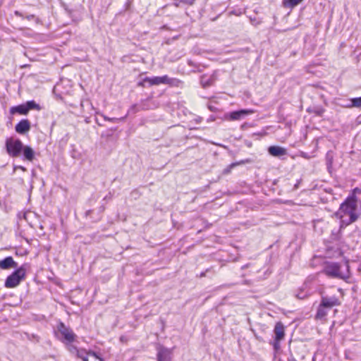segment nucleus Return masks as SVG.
Instances as JSON below:
<instances>
[{
  "label": "nucleus",
  "mask_w": 361,
  "mask_h": 361,
  "mask_svg": "<svg viewBox=\"0 0 361 361\" xmlns=\"http://www.w3.org/2000/svg\"><path fill=\"white\" fill-rule=\"evenodd\" d=\"M69 350L72 353H75L77 357L80 358L82 361H90L88 353H87L85 350L78 349L76 347L71 345L69 347Z\"/></svg>",
  "instance_id": "2eb2a0df"
},
{
  "label": "nucleus",
  "mask_w": 361,
  "mask_h": 361,
  "mask_svg": "<svg viewBox=\"0 0 361 361\" xmlns=\"http://www.w3.org/2000/svg\"><path fill=\"white\" fill-rule=\"evenodd\" d=\"M171 351L164 347H160L157 353V361H171Z\"/></svg>",
  "instance_id": "ddd939ff"
},
{
  "label": "nucleus",
  "mask_w": 361,
  "mask_h": 361,
  "mask_svg": "<svg viewBox=\"0 0 361 361\" xmlns=\"http://www.w3.org/2000/svg\"><path fill=\"white\" fill-rule=\"evenodd\" d=\"M209 109L212 111H215V108H214V107H212V106H209Z\"/></svg>",
  "instance_id": "bb28decb"
},
{
  "label": "nucleus",
  "mask_w": 361,
  "mask_h": 361,
  "mask_svg": "<svg viewBox=\"0 0 361 361\" xmlns=\"http://www.w3.org/2000/svg\"><path fill=\"white\" fill-rule=\"evenodd\" d=\"M180 1L182 2L186 3V4H192L195 0H180Z\"/></svg>",
  "instance_id": "a878e982"
},
{
  "label": "nucleus",
  "mask_w": 361,
  "mask_h": 361,
  "mask_svg": "<svg viewBox=\"0 0 361 361\" xmlns=\"http://www.w3.org/2000/svg\"><path fill=\"white\" fill-rule=\"evenodd\" d=\"M26 274V269L25 265L17 268L6 279L4 286L7 288H12L18 286L20 283L25 279Z\"/></svg>",
  "instance_id": "20e7f679"
},
{
  "label": "nucleus",
  "mask_w": 361,
  "mask_h": 361,
  "mask_svg": "<svg viewBox=\"0 0 361 361\" xmlns=\"http://www.w3.org/2000/svg\"><path fill=\"white\" fill-rule=\"evenodd\" d=\"M357 199L356 196L354 195H349L341 204L339 211L337 212L335 215L340 219L343 218L341 213L348 215L349 220L346 224H350L356 221L358 219V215L356 214V209L357 207Z\"/></svg>",
  "instance_id": "f03ea898"
},
{
  "label": "nucleus",
  "mask_w": 361,
  "mask_h": 361,
  "mask_svg": "<svg viewBox=\"0 0 361 361\" xmlns=\"http://www.w3.org/2000/svg\"><path fill=\"white\" fill-rule=\"evenodd\" d=\"M329 310H330L328 309L327 307H323V306H322L321 304H319V305L317 308L316 318L317 319H322L325 318V317L327 315L328 312Z\"/></svg>",
  "instance_id": "dca6fc26"
},
{
  "label": "nucleus",
  "mask_w": 361,
  "mask_h": 361,
  "mask_svg": "<svg viewBox=\"0 0 361 361\" xmlns=\"http://www.w3.org/2000/svg\"><path fill=\"white\" fill-rule=\"evenodd\" d=\"M17 169H20L23 171H26V169L22 166H14V171L16 170Z\"/></svg>",
  "instance_id": "393cba45"
},
{
  "label": "nucleus",
  "mask_w": 361,
  "mask_h": 361,
  "mask_svg": "<svg viewBox=\"0 0 361 361\" xmlns=\"http://www.w3.org/2000/svg\"><path fill=\"white\" fill-rule=\"evenodd\" d=\"M5 145L7 153L12 157H18L23 153L24 158L27 161H32L35 158V152L32 148L23 145L19 139L8 137Z\"/></svg>",
  "instance_id": "f257e3e1"
},
{
  "label": "nucleus",
  "mask_w": 361,
  "mask_h": 361,
  "mask_svg": "<svg viewBox=\"0 0 361 361\" xmlns=\"http://www.w3.org/2000/svg\"><path fill=\"white\" fill-rule=\"evenodd\" d=\"M58 331L61 336V341L65 343H71L75 341L76 335L73 330L61 322L58 326Z\"/></svg>",
  "instance_id": "0eeeda50"
},
{
  "label": "nucleus",
  "mask_w": 361,
  "mask_h": 361,
  "mask_svg": "<svg viewBox=\"0 0 361 361\" xmlns=\"http://www.w3.org/2000/svg\"><path fill=\"white\" fill-rule=\"evenodd\" d=\"M351 104L348 107H355L361 109V97L350 99Z\"/></svg>",
  "instance_id": "f3484780"
},
{
  "label": "nucleus",
  "mask_w": 361,
  "mask_h": 361,
  "mask_svg": "<svg viewBox=\"0 0 361 361\" xmlns=\"http://www.w3.org/2000/svg\"><path fill=\"white\" fill-rule=\"evenodd\" d=\"M104 119L106 121H118V120H123L124 118H109L107 116H104Z\"/></svg>",
  "instance_id": "b1692460"
},
{
  "label": "nucleus",
  "mask_w": 361,
  "mask_h": 361,
  "mask_svg": "<svg viewBox=\"0 0 361 361\" xmlns=\"http://www.w3.org/2000/svg\"><path fill=\"white\" fill-rule=\"evenodd\" d=\"M88 356L90 357V361H102V359L96 355L94 352H89Z\"/></svg>",
  "instance_id": "aec40b11"
},
{
  "label": "nucleus",
  "mask_w": 361,
  "mask_h": 361,
  "mask_svg": "<svg viewBox=\"0 0 361 361\" xmlns=\"http://www.w3.org/2000/svg\"><path fill=\"white\" fill-rule=\"evenodd\" d=\"M37 109L40 110L41 108L38 104L35 101L31 100L27 102L25 104H22L11 108L10 113L11 114H19L20 115H27L30 110Z\"/></svg>",
  "instance_id": "423d86ee"
},
{
  "label": "nucleus",
  "mask_w": 361,
  "mask_h": 361,
  "mask_svg": "<svg viewBox=\"0 0 361 361\" xmlns=\"http://www.w3.org/2000/svg\"><path fill=\"white\" fill-rule=\"evenodd\" d=\"M298 187V184L295 185V188H297Z\"/></svg>",
  "instance_id": "cd10ccee"
},
{
  "label": "nucleus",
  "mask_w": 361,
  "mask_h": 361,
  "mask_svg": "<svg viewBox=\"0 0 361 361\" xmlns=\"http://www.w3.org/2000/svg\"><path fill=\"white\" fill-rule=\"evenodd\" d=\"M359 193H361V189H360L359 188H355L353 190L351 195H354L355 196H356V194Z\"/></svg>",
  "instance_id": "5701e85b"
},
{
  "label": "nucleus",
  "mask_w": 361,
  "mask_h": 361,
  "mask_svg": "<svg viewBox=\"0 0 361 361\" xmlns=\"http://www.w3.org/2000/svg\"><path fill=\"white\" fill-rule=\"evenodd\" d=\"M31 128L30 122L27 119H23L16 125V131L21 135H24L30 131Z\"/></svg>",
  "instance_id": "9d476101"
},
{
  "label": "nucleus",
  "mask_w": 361,
  "mask_h": 361,
  "mask_svg": "<svg viewBox=\"0 0 361 361\" xmlns=\"http://www.w3.org/2000/svg\"><path fill=\"white\" fill-rule=\"evenodd\" d=\"M303 0H287V1H285V4L287 6L293 8V7L297 6L298 4H299Z\"/></svg>",
  "instance_id": "a211bd4d"
},
{
  "label": "nucleus",
  "mask_w": 361,
  "mask_h": 361,
  "mask_svg": "<svg viewBox=\"0 0 361 361\" xmlns=\"http://www.w3.org/2000/svg\"><path fill=\"white\" fill-rule=\"evenodd\" d=\"M327 167L330 168L333 163V154L331 152H328L326 155Z\"/></svg>",
  "instance_id": "6ab92c4d"
},
{
  "label": "nucleus",
  "mask_w": 361,
  "mask_h": 361,
  "mask_svg": "<svg viewBox=\"0 0 361 361\" xmlns=\"http://www.w3.org/2000/svg\"><path fill=\"white\" fill-rule=\"evenodd\" d=\"M274 331L275 334V343L274 345L275 348H277L278 343L284 338L285 333L283 324L281 322H277L275 325Z\"/></svg>",
  "instance_id": "1a4fd4ad"
},
{
  "label": "nucleus",
  "mask_w": 361,
  "mask_h": 361,
  "mask_svg": "<svg viewBox=\"0 0 361 361\" xmlns=\"http://www.w3.org/2000/svg\"><path fill=\"white\" fill-rule=\"evenodd\" d=\"M138 110L139 109H137V105L134 104L130 107V109L128 111V113L135 114L137 111H138Z\"/></svg>",
  "instance_id": "4be33fe9"
},
{
  "label": "nucleus",
  "mask_w": 361,
  "mask_h": 361,
  "mask_svg": "<svg viewBox=\"0 0 361 361\" xmlns=\"http://www.w3.org/2000/svg\"><path fill=\"white\" fill-rule=\"evenodd\" d=\"M320 304L322 306L327 307L328 309L331 310L335 306H338L340 305V301L338 298L334 295V296H322L321 298Z\"/></svg>",
  "instance_id": "6e6552de"
},
{
  "label": "nucleus",
  "mask_w": 361,
  "mask_h": 361,
  "mask_svg": "<svg viewBox=\"0 0 361 361\" xmlns=\"http://www.w3.org/2000/svg\"><path fill=\"white\" fill-rule=\"evenodd\" d=\"M18 264L11 256L6 257L2 260H0V269L6 270L11 268H17Z\"/></svg>",
  "instance_id": "9b49d317"
},
{
  "label": "nucleus",
  "mask_w": 361,
  "mask_h": 361,
  "mask_svg": "<svg viewBox=\"0 0 361 361\" xmlns=\"http://www.w3.org/2000/svg\"><path fill=\"white\" fill-rule=\"evenodd\" d=\"M345 265L347 271L346 273H342L341 271V265L338 263L327 262L324 267L323 273L330 278L347 281L350 276L348 261L345 262Z\"/></svg>",
  "instance_id": "7ed1b4c3"
},
{
  "label": "nucleus",
  "mask_w": 361,
  "mask_h": 361,
  "mask_svg": "<svg viewBox=\"0 0 361 361\" xmlns=\"http://www.w3.org/2000/svg\"><path fill=\"white\" fill-rule=\"evenodd\" d=\"M269 154L275 157H280L287 154V151L285 148L279 146H270L268 148Z\"/></svg>",
  "instance_id": "4468645a"
},
{
  "label": "nucleus",
  "mask_w": 361,
  "mask_h": 361,
  "mask_svg": "<svg viewBox=\"0 0 361 361\" xmlns=\"http://www.w3.org/2000/svg\"><path fill=\"white\" fill-rule=\"evenodd\" d=\"M252 113L251 110L241 109L238 111H232L229 114V118L232 121L240 120L245 116Z\"/></svg>",
  "instance_id": "f8f14e48"
},
{
  "label": "nucleus",
  "mask_w": 361,
  "mask_h": 361,
  "mask_svg": "<svg viewBox=\"0 0 361 361\" xmlns=\"http://www.w3.org/2000/svg\"><path fill=\"white\" fill-rule=\"evenodd\" d=\"M238 164V163H232L231 164H230L228 166V168H226L225 170H224V173H229L231 169L234 168L235 166H236Z\"/></svg>",
  "instance_id": "412c9836"
},
{
  "label": "nucleus",
  "mask_w": 361,
  "mask_h": 361,
  "mask_svg": "<svg viewBox=\"0 0 361 361\" xmlns=\"http://www.w3.org/2000/svg\"><path fill=\"white\" fill-rule=\"evenodd\" d=\"M143 82H148L149 85H159L160 84H166L173 86H178L180 80L176 78H170L168 75L154 76L152 78L146 77Z\"/></svg>",
  "instance_id": "39448f33"
}]
</instances>
